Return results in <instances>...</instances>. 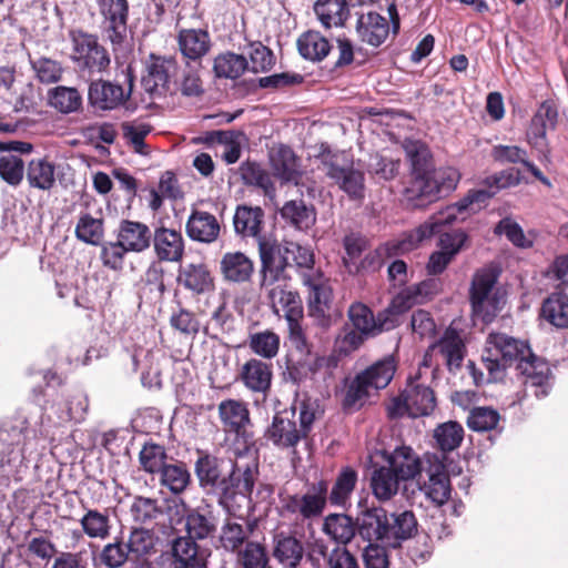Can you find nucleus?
<instances>
[{
    "mask_svg": "<svg viewBox=\"0 0 568 568\" xmlns=\"http://www.w3.org/2000/svg\"><path fill=\"white\" fill-rule=\"evenodd\" d=\"M230 462L231 468L223 474V459L199 448L194 474L205 495L213 496L229 516H239L244 507L251 506L252 493L260 474L258 460L253 454L237 452L235 459Z\"/></svg>",
    "mask_w": 568,
    "mask_h": 568,
    "instance_id": "f257e3e1",
    "label": "nucleus"
},
{
    "mask_svg": "<svg viewBox=\"0 0 568 568\" xmlns=\"http://www.w3.org/2000/svg\"><path fill=\"white\" fill-rule=\"evenodd\" d=\"M488 381L499 382L506 376V369L515 366L517 375L523 378L525 389H531L534 396H548L552 387V372L549 364L535 355L527 341L513 337L506 333L491 332L486 338L481 356Z\"/></svg>",
    "mask_w": 568,
    "mask_h": 568,
    "instance_id": "f03ea898",
    "label": "nucleus"
},
{
    "mask_svg": "<svg viewBox=\"0 0 568 568\" xmlns=\"http://www.w3.org/2000/svg\"><path fill=\"white\" fill-rule=\"evenodd\" d=\"M417 531V520L413 511L388 514L382 507L366 508L357 516V532L368 542H379L390 548L412 538Z\"/></svg>",
    "mask_w": 568,
    "mask_h": 568,
    "instance_id": "7ed1b4c3",
    "label": "nucleus"
},
{
    "mask_svg": "<svg viewBox=\"0 0 568 568\" xmlns=\"http://www.w3.org/2000/svg\"><path fill=\"white\" fill-rule=\"evenodd\" d=\"M495 192L487 190H474L469 191L468 194L460 201L446 206L444 210L433 214L423 224L417 226L415 230L405 234V236L392 243V250L396 253H406L419 245L424 240L430 239L435 233L440 232L443 225H449L457 220H464L466 211H474V204L485 203L488 199L494 195Z\"/></svg>",
    "mask_w": 568,
    "mask_h": 568,
    "instance_id": "20e7f679",
    "label": "nucleus"
},
{
    "mask_svg": "<svg viewBox=\"0 0 568 568\" xmlns=\"http://www.w3.org/2000/svg\"><path fill=\"white\" fill-rule=\"evenodd\" d=\"M397 362L394 355H386L358 373L346 388L342 405L354 410L363 406L372 390L384 389L394 378Z\"/></svg>",
    "mask_w": 568,
    "mask_h": 568,
    "instance_id": "39448f33",
    "label": "nucleus"
},
{
    "mask_svg": "<svg viewBox=\"0 0 568 568\" xmlns=\"http://www.w3.org/2000/svg\"><path fill=\"white\" fill-rule=\"evenodd\" d=\"M69 36L72 44L71 60L82 78L100 77L109 70V51L100 43L97 34L78 29L70 31Z\"/></svg>",
    "mask_w": 568,
    "mask_h": 568,
    "instance_id": "423d86ee",
    "label": "nucleus"
},
{
    "mask_svg": "<svg viewBox=\"0 0 568 568\" xmlns=\"http://www.w3.org/2000/svg\"><path fill=\"white\" fill-rule=\"evenodd\" d=\"M273 312L280 315L284 313L290 336L297 349L308 352L307 339L301 325L304 308L300 294L287 288V282H278L268 287H261Z\"/></svg>",
    "mask_w": 568,
    "mask_h": 568,
    "instance_id": "0eeeda50",
    "label": "nucleus"
},
{
    "mask_svg": "<svg viewBox=\"0 0 568 568\" xmlns=\"http://www.w3.org/2000/svg\"><path fill=\"white\" fill-rule=\"evenodd\" d=\"M322 170L351 199L364 197V174L353 165L345 152H332L325 149L320 154Z\"/></svg>",
    "mask_w": 568,
    "mask_h": 568,
    "instance_id": "6e6552de",
    "label": "nucleus"
},
{
    "mask_svg": "<svg viewBox=\"0 0 568 568\" xmlns=\"http://www.w3.org/2000/svg\"><path fill=\"white\" fill-rule=\"evenodd\" d=\"M498 274L491 268H480L473 275L469 300L473 313L484 323H490L500 312L504 301L493 294V288L497 283Z\"/></svg>",
    "mask_w": 568,
    "mask_h": 568,
    "instance_id": "1a4fd4ad",
    "label": "nucleus"
},
{
    "mask_svg": "<svg viewBox=\"0 0 568 568\" xmlns=\"http://www.w3.org/2000/svg\"><path fill=\"white\" fill-rule=\"evenodd\" d=\"M101 17L100 31L113 51L123 48L128 40L129 0H95Z\"/></svg>",
    "mask_w": 568,
    "mask_h": 568,
    "instance_id": "9d476101",
    "label": "nucleus"
},
{
    "mask_svg": "<svg viewBox=\"0 0 568 568\" xmlns=\"http://www.w3.org/2000/svg\"><path fill=\"white\" fill-rule=\"evenodd\" d=\"M179 71L180 67L175 58L151 53L145 60L142 87L152 99L165 97L172 93L173 79Z\"/></svg>",
    "mask_w": 568,
    "mask_h": 568,
    "instance_id": "9b49d317",
    "label": "nucleus"
},
{
    "mask_svg": "<svg viewBox=\"0 0 568 568\" xmlns=\"http://www.w3.org/2000/svg\"><path fill=\"white\" fill-rule=\"evenodd\" d=\"M258 254L261 260V287H268L278 282H287L288 262L287 245L275 240L258 237Z\"/></svg>",
    "mask_w": 568,
    "mask_h": 568,
    "instance_id": "f8f14e48",
    "label": "nucleus"
},
{
    "mask_svg": "<svg viewBox=\"0 0 568 568\" xmlns=\"http://www.w3.org/2000/svg\"><path fill=\"white\" fill-rule=\"evenodd\" d=\"M436 407V397L433 389L423 384H409L388 406L390 418L408 415L417 418L430 415Z\"/></svg>",
    "mask_w": 568,
    "mask_h": 568,
    "instance_id": "ddd939ff",
    "label": "nucleus"
},
{
    "mask_svg": "<svg viewBox=\"0 0 568 568\" xmlns=\"http://www.w3.org/2000/svg\"><path fill=\"white\" fill-rule=\"evenodd\" d=\"M160 568H206L207 559L196 540L176 536L169 540L166 550L158 557Z\"/></svg>",
    "mask_w": 568,
    "mask_h": 568,
    "instance_id": "4468645a",
    "label": "nucleus"
},
{
    "mask_svg": "<svg viewBox=\"0 0 568 568\" xmlns=\"http://www.w3.org/2000/svg\"><path fill=\"white\" fill-rule=\"evenodd\" d=\"M328 483L318 480L308 486L304 494L288 495L282 499L284 514L308 520L322 515L327 503Z\"/></svg>",
    "mask_w": 568,
    "mask_h": 568,
    "instance_id": "2eb2a0df",
    "label": "nucleus"
},
{
    "mask_svg": "<svg viewBox=\"0 0 568 568\" xmlns=\"http://www.w3.org/2000/svg\"><path fill=\"white\" fill-rule=\"evenodd\" d=\"M124 81L128 83L126 89L112 81L92 80L88 90L89 103L101 111H111L122 106L131 98L133 91L134 75L131 67H128L124 72Z\"/></svg>",
    "mask_w": 568,
    "mask_h": 568,
    "instance_id": "dca6fc26",
    "label": "nucleus"
},
{
    "mask_svg": "<svg viewBox=\"0 0 568 568\" xmlns=\"http://www.w3.org/2000/svg\"><path fill=\"white\" fill-rule=\"evenodd\" d=\"M347 316L355 329L368 336L390 331L398 325V315L390 311V305L375 317L367 305L356 302L349 306Z\"/></svg>",
    "mask_w": 568,
    "mask_h": 568,
    "instance_id": "f3484780",
    "label": "nucleus"
},
{
    "mask_svg": "<svg viewBox=\"0 0 568 568\" xmlns=\"http://www.w3.org/2000/svg\"><path fill=\"white\" fill-rule=\"evenodd\" d=\"M303 285L308 290V315L314 317L320 325L328 326L331 323L329 311L333 303V290L329 281L321 274L306 275Z\"/></svg>",
    "mask_w": 568,
    "mask_h": 568,
    "instance_id": "a211bd4d",
    "label": "nucleus"
},
{
    "mask_svg": "<svg viewBox=\"0 0 568 568\" xmlns=\"http://www.w3.org/2000/svg\"><path fill=\"white\" fill-rule=\"evenodd\" d=\"M265 437L281 449L295 448L301 440L305 439L297 426L295 409L277 412L265 432Z\"/></svg>",
    "mask_w": 568,
    "mask_h": 568,
    "instance_id": "6ab92c4d",
    "label": "nucleus"
},
{
    "mask_svg": "<svg viewBox=\"0 0 568 568\" xmlns=\"http://www.w3.org/2000/svg\"><path fill=\"white\" fill-rule=\"evenodd\" d=\"M273 379V365L261 358L247 359L237 371L236 381L252 393L262 394L264 397L270 393Z\"/></svg>",
    "mask_w": 568,
    "mask_h": 568,
    "instance_id": "aec40b11",
    "label": "nucleus"
},
{
    "mask_svg": "<svg viewBox=\"0 0 568 568\" xmlns=\"http://www.w3.org/2000/svg\"><path fill=\"white\" fill-rule=\"evenodd\" d=\"M427 462L428 480L420 486V490L435 506H443L448 501L452 493L450 480L445 474V463L439 460L438 455L428 457Z\"/></svg>",
    "mask_w": 568,
    "mask_h": 568,
    "instance_id": "412c9836",
    "label": "nucleus"
},
{
    "mask_svg": "<svg viewBox=\"0 0 568 568\" xmlns=\"http://www.w3.org/2000/svg\"><path fill=\"white\" fill-rule=\"evenodd\" d=\"M184 526L187 537L194 540H204L214 536L217 530L219 519L211 504H203L186 510Z\"/></svg>",
    "mask_w": 568,
    "mask_h": 568,
    "instance_id": "4be33fe9",
    "label": "nucleus"
},
{
    "mask_svg": "<svg viewBox=\"0 0 568 568\" xmlns=\"http://www.w3.org/2000/svg\"><path fill=\"white\" fill-rule=\"evenodd\" d=\"M304 554L303 541L295 535L278 531L273 536L272 556L284 568H297Z\"/></svg>",
    "mask_w": 568,
    "mask_h": 568,
    "instance_id": "5701e85b",
    "label": "nucleus"
},
{
    "mask_svg": "<svg viewBox=\"0 0 568 568\" xmlns=\"http://www.w3.org/2000/svg\"><path fill=\"white\" fill-rule=\"evenodd\" d=\"M154 252L160 261L179 262L184 255L181 231L165 226L155 227L152 234Z\"/></svg>",
    "mask_w": 568,
    "mask_h": 568,
    "instance_id": "b1692460",
    "label": "nucleus"
},
{
    "mask_svg": "<svg viewBox=\"0 0 568 568\" xmlns=\"http://www.w3.org/2000/svg\"><path fill=\"white\" fill-rule=\"evenodd\" d=\"M389 468L403 480L414 479L423 470L419 456L409 446H398L393 452H384Z\"/></svg>",
    "mask_w": 568,
    "mask_h": 568,
    "instance_id": "393cba45",
    "label": "nucleus"
},
{
    "mask_svg": "<svg viewBox=\"0 0 568 568\" xmlns=\"http://www.w3.org/2000/svg\"><path fill=\"white\" fill-rule=\"evenodd\" d=\"M270 162L274 174L285 183L297 185L302 179L298 158L287 145H280L270 153Z\"/></svg>",
    "mask_w": 568,
    "mask_h": 568,
    "instance_id": "a878e982",
    "label": "nucleus"
},
{
    "mask_svg": "<svg viewBox=\"0 0 568 568\" xmlns=\"http://www.w3.org/2000/svg\"><path fill=\"white\" fill-rule=\"evenodd\" d=\"M437 291L435 280H425L402 290L392 301L390 311L402 315L416 304L429 300Z\"/></svg>",
    "mask_w": 568,
    "mask_h": 568,
    "instance_id": "bb28decb",
    "label": "nucleus"
},
{
    "mask_svg": "<svg viewBox=\"0 0 568 568\" xmlns=\"http://www.w3.org/2000/svg\"><path fill=\"white\" fill-rule=\"evenodd\" d=\"M178 284L194 295L205 294L214 288V280L204 263H190L179 270Z\"/></svg>",
    "mask_w": 568,
    "mask_h": 568,
    "instance_id": "cd10ccee",
    "label": "nucleus"
},
{
    "mask_svg": "<svg viewBox=\"0 0 568 568\" xmlns=\"http://www.w3.org/2000/svg\"><path fill=\"white\" fill-rule=\"evenodd\" d=\"M430 352H438L450 372L460 368L465 356V344L457 329L448 327L442 337L432 344Z\"/></svg>",
    "mask_w": 568,
    "mask_h": 568,
    "instance_id": "c85d7f7f",
    "label": "nucleus"
},
{
    "mask_svg": "<svg viewBox=\"0 0 568 568\" xmlns=\"http://www.w3.org/2000/svg\"><path fill=\"white\" fill-rule=\"evenodd\" d=\"M116 239L130 252L140 253L150 246L152 233L146 224L124 219L119 222Z\"/></svg>",
    "mask_w": 568,
    "mask_h": 568,
    "instance_id": "c756f323",
    "label": "nucleus"
},
{
    "mask_svg": "<svg viewBox=\"0 0 568 568\" xmlns=\"http://www.w3.org/2000/svg\"><path fill=\"white\" fill-rule=\"evenodd\" d=\"M217 219L205 211L193 210L186 222L187 236L196 242L212 243L220 235Z\"/></svg>",
    "mask_w": 568,
    "mask_h": 568,
    "instance_id": "7c9ffc66",
    "label": "nucleus"
},
{
    "mask_svg": "<svg viewBox=\"0 0 568 568\" xmlns=\"http://www.w3.org/2000/svg\"><path fill=\"white\" fill-rule=\"evenodd\" d=\"M156 540L155 532L144 527H130L128 535L123 534V541L132 561H141L154 555Z\"/></svg>",
    "mask_w": 568,
    "mask_h": 568,
    "instance_id": "2f4dec72",
    "label": "nucleus"
},
{
    "mask_svg": "<svg viewBox=\"0 0 568 568\" xmlns=\"http://www.w3.org/2000/svg\"><path fill=\"white\" fill-rule=\"evenodd\" d=\"M389 29L386 18L373 11L361 14L356 23L361 40L373 47H379L386 40Z\"/></svg>",
    "mask_w": 568,
    "mask_h": 568,
    "instance_id": "473e14b6",
    "label": "nucleus"
},
{
    "mask_svg": "<svg viewBox=\"0 0 568 568\" xmlns=\"http://www.w3.org/2000/svg\"><path fill=\"white\" fill-rule=\"evenodd\" d=\"M322 531L336 542V546L346 547L357 532V519L346 514H328L322 526Z\"/></svg>",
    "mask_w": 568,
    "mask_h": 568,
    "instance_id": "72a5a7b5",
    "label": "nucleus"
},
{
    "mask_svg": "<svg viewBox=\"0 0 568 568\" xmlns=\"http://www.w3.org/2000/svg\"><path fill=\"white\" fill-rule=\"evenodd\" d=\"M79 524L90 539L106 540L111 536L112 523L109 509L85 508Z\"/></svg>",
    "mask_w": 568,
    "mask_h": 568,
    "instance_id": "f704fd0d",
    "label": "nucleus"
},
{
    "mask_svg": "<svg viewBox=\"0 0 568 568\" xmlns=\"http://www.w3.org/2000/svg\"><path fill=\"white\" fill-rule=\"evenodd\" d=\"M539 316L556 328H568V295L556 291L541 303Z\"/></svg>",
    "mask_w": 568,
    "mask_h": 568,
    "instance_id": "c9c22d12",
    "label": "nucleus"
},
{
    "mask_svg": "<svg viewBox=\"0 0 568 568\" xmlns=\"http://www.w3.org/2000/svg\"><path fill=\"white\" fill-rule=\"evenodd\" d=\"M178 43L183 57L189 60H200L211 48L207 31L202 29H184L179 32Z\"/></svg>",
    "mask_w": 568,
    "mask_h": 568,
    "instance_id": "e433bc0d",
    "label": "nucleus"
},
{
    "mask_svg": "<svg viewBox=\"0 0 568 568\" xmlns=\"http://www.w3.org/2000/svg\"><path fill=\"white\" fill-rule=\"evenodd\" d=\"M351 6H356L355 1L317 0L314 4V11L325 28L339 27L348 19Z\"/></svg>",
    "mask_w": 568,
    "mask_h": 568,
    "instance_id": "4c0bfd02",
    "label": "nucleus"
},
{
    "mask_svg": "<svg viewBox=\"0 0 568 568\" xmlns=\"http://www.w3.org/2000/svg\"><path fill=\"white\" fill-rule=\"evenodd\" d=\"M220 268L226 281L243 283L251 278L254 264L242 252H229L223 255L220 262Z\"/></svg>",
    "mask_w": 568,
    "mask_h": 568,
    "instance_id": "58836bf2",
    "label": "nucleus"
},
{
    "mask_svg": "<svg viewBox=\"0 0 568 568\" xmlns=\"http://www.w3.org/2000/svg\"><path fill=\"white\" fill-rule=\"evenodd\" d=\"M264 216V211L260 206H237L233 216L235 233L242 237H261Z\"/></svg>",
    "mask_w": 568,
    "mask_h": 568,
    "instance_id": "ea45409f",
    "label": "nucleus"
},
{
    "mask_svg": "<svg viewBox=\"0 0 568 568\" xmlns=\"http://www.w3.org/2000/svg\"><path fill=\"white\" fill-rule=\"evenodd\" d=\"M219 415L226 432L240 434L250 424L246 405L236 399H226L219 405Z\"/></svg>",
    "mask_w": 568,
    "mask_h": 568,
    "instance_id": "a19ab883",
    "label": "nucleus"
},
{
    "mask_svg": "<svg viewBox=\"0 0 568 568\" xmlns=\"http://www.w3.org/2000/svg\"><path fill=\"white\" fill-rule=\"evenodd\" d=\"M159 476L160 485L175 496L185 493L192 484L191 473L183 462L168 463Z\"/></svg>",
    "mask_w": 568,
    "mask_h": 568,
    "instance_id": "79ce46f5",
    "label": "nucleus"
},
{
    "mask_svg": "<svg viewBox=\"0 0 568 568\" xmlns=\"http://www.w3.org/2000/svg\"><path fill=\"white\" fill-rule=\"evenodd\" d=\"M282 219L297 230H308L316 222V211L302 200H291L284 203L281 211Z\"/></svg>",
    "mask_w": 568,
    "mask_h": 568,
    "instance_id": "37998d69",
    "label": "nucleus"
},
{
    "mask_svg": "<svg viewBox=\"0 0 568 568\" xmlns=\"http://www.w3.org/2000/svg\"><path fill=\"white\" fill-rule=\"evenodd\" d=\"M254 530V524L242 525L232 518H226L221 527L220 544L226 551H237L246 542Z\"/></svg>",
    "mask_w": 568,
    "mask_h": 568,
    "instance_id": "c03bdc74",
    "label": "nucleus"
},
{
    "mask_svg": "<svg viewBox=\"0 0 568 568\" xmlns=\"http://www.w3.org/2000/svg\"><path fill=\"white\" fill-rule=\"evenodd\" d=\"M104 219L95 217L89 212H81L75 224L74 236L78 241L99 246L104 239Z\"/></svg>",
    "mask_w": 568,
    "mask_h": 568,
    "instance_id": "a18cd8bd",
    "label": "nucleus"
},
{
    "mask_svg": "<svg viewBox=\"0 0 568 568\" xmlns=\"http://www.w3.org/2000/svg\"><path fill=\"white\" fill-rule=\"evenodd\" d=\"M94 560L95 565L104 568H123L129 561H132L123 541V532L121 531L104 544Z\"/></svg>",
    "mask_w": 568,
    "mask_h": 568,
    "instance_id": "49530a36",
    "label": "nucleus"
},
{
    "mask_svg": "<svg viewBox=\"0 0 568 568\" xmlns=\"http://www.w3.org/2000/svg\"><path fill=\"white\" fill-rule=\"evenodd\" d=\"M239 173L245 185L261 189L268 197L275 195L276 190L272 176L260 163L250 160L242 162Z\"/></svg>",
    "mask_w": 568,
    "mask_h": 568,
    "instance_id": "de8ad7c7",
    "label": "nucleus"
},
{
    "mask_svg": "<svg viewBox=\"0 0 568 568\" xmlns=\"http://www.w3.org/2000/svg\"><path fill=\"white\" fill-rule=\"evenodd\" d=\"M300 54L312 62L322 61L333 49L329 41L317 31H307L297 39Z\"/></svg>",
    "mask_w": 568,
    "mask_h": 568,
    "instance_id": "09e8293b",
    "label": "nucleus"
},
{
    "mask_svg": "<svg viewBox=\"0 0 568 568\" xmlns=\"http://www.w3.org/2000/svg\"><path fill=\"white\" fill-rule=\"evenodd\" d=\"M26 174L29 185L33 189L49 191L55 184V166L44 158L31 160Z\"/></svg>",
    "mask_w": 568,
    "mask_h": 568,
    "instance_id": "8fccbe9b",
    "label": "nucleus"
},
{
    "mask_svg": "<svg viewBox=\"0 0 568 568\" xmlns=\"http://www.w3.org/2000/svg\"><path fill=\"white\" fill-rule=\"evenodd\" d=\"M405 152L412 168V176L430 178L434 163L429 149L419 141H409L405 144Z\"/></svg>",
    "mask_w": 568,
    "mask_h": 568,
    "instance_id": "3c124183",
    "label": "nucleus"
},
{
    "mask_svg": "<svg viewBox=\"0 0 568 568\" xmlns=\"http://www.w3.org/2000/svg\"><path fill=\"white\" fill-rule=\"evenodd\" d=\"M403 481L389 467L376 468L371 477V487L374 496L379 500H389L399 489Z\"/></svg>",
    "mask_w": 568,
    "mask_h": 568,
    "instance_id": "603ef678",
    "label": "nucleus"
},
{
    "mask_svg": "<svg viewBox=\"0 0 568 568\" xmlns=\"http://www.w3.org/2000/svg\"><path fill=\"white\" fill-rule=\"evenodd\" d=\"M248 69V62L243 54L234 52L221 53L214 59L213 70L217 78L235 80Z\"/></svg>",
    "mask_w": 568,
    "mask_h": 568,
    "instance_id": "864d4df0",
    "label": "nucleus"
},
{
    "mask_svg": "<svg viewBox=\"0 0 568 568\" xmlns=\"http://www.w3.org/2000/svg\"><path fill=\"white\" fill-rule=\"evenodd\" d=\"M435 187L436 185L430 181V178L412 176L404 191L405 200L413 207H423L437 199Z\"/></svg>",
    "mask_w": 568,
    "mask_h": 568,
    "instance_id": "5fc2aeb1",
    "label": "nucleus"
},
{
    "mask_svg": "<svg viewBox=\"0 0 568 568\" xmlns=\"http://www.w3.org/2000/svg\"><path fill=\"white\" fill-rule=\"evenodd\" d=\"M49 104L61 113L69 114L80 110L82 97L75 88L58 85L48 91Z\"/></svg>",
    "mask_w": 568,
    "mask_h": 568,
    "instance_id": "6e6d98bb",
    "label": "nucleus"
},
{
    "mask_svg": "<svg viewBox=\"0 0 568 568\" xmlns=\"http://www.w3.org/2000/svg\"><path fill=\"white\" fill-rule=\"evenodd\" d=\"M130 515L142 527L154 524L163 515V509L155 498L135 496L130 506Z\"/></svg>",
    "mask_w": 568,
    "mask_h": 568,
    "instance_id": "4d7b16f0",
    "label": "nucleus"
},
{
    "mask_svg": "<svg viewBox=\"0 0 568 568\" xmlns=\"http://www.w3.org/2000/svg\"><path fill=\"white\" fill-rule=\"evenodd\" d=\"M436 447L442 455L457 449L464 439V428L457 422H446L434 429Z\"/></svg>",
    "mask_w": 568,
    "mask_h": 568,
    "instance_id": "13d9d810",
    "label": "nucleus"
},
{
    "mask_svg": "<svg viewBox=\"0 0 568 568\" xmlns=\"http://www.w3.org/2000/svg\"><path fill=\"white\" fill-rule=\"evenodd\" d=\"M280 336L273 331L265 329L248 335L250 349L261 359H272L280 352Z\"/></svg>",
    "mask_w": 568,
    "mask_h": 568,
    "instance_id": "bf43d9fd",
    "label": "nucleus"
},
{
    "mask_svg": "<svg viewBox=\"0 0 568 568\" xmlns=\"http://www.w3.org/2000/svg\"><path fill=\"white\" fill-rule=\"evenodd\" d=\"M139 462L145 473L159 475L169 463V456L164 446L155 443H145L140 450Z\"/></svg>",
    "mask_w": 568,
    "mask_h": 568,
    "instance_id": "052dcab7",
    "label": "nucleus"
},
{
    "mask_svg": "<svg viewBox=\"0 0 568 568\" xmlns=\"http://www.w3.org/2000/svg\"><path fill=\"white\" fill-rule=\"evenodd\" d=\"M288 262L292 263L301 275L302 283L306 275L321 274L320 270L314 268V253L311 248L302 246L295 242H286Z\"/></svg>",
    "mask_w": 568,
    "mask_h": 568,
    "instance_id": "680f3d73",
    "label": "nucleus"
},
{
    "mask_svg": "<svg viewBox=\"0 0 568 568\" xmlns=\"http://www.w3.org/2000/svg\"><path fill=\"white\" fill-rule=\"evenodd\" d=\"M357 483V473L352 467H344L339 471L331 490L329 499L332 505H344L349 498Z\"/></svg>",
    "mask_w": 568,
    "mask_h": 568,
    "instance_id": "e2e57ef3",
    "label": "nucleus"
},
{
    "mask_svg": "<svg viewBox=\"0 0 568 568\" xmlns=\"http://www.w3.org/2000/svg\"><path fill=\"white\" fill-rule=\"evenodd\" d=\"M29 62L39 82L51 84L62 79L63 67L61 62L48 57L33 59L31 55H29Z\"/></svg>",
    "mask_w": 568,
    "mask_h": 568,
    "instance_id": "0e129e2a",
    "label": "nucleus"
},
{
    "mask_svg": "<svg viewBox=\"0 0 568 568\" xmlns=\"http://www.w3.org/2000/svg\"><path fill=\"white\" fill-rule=\"evenodd\" d=\"M121 131L123 139L133 148L134 152L139 154L148 153L144 139L152 131L150 124L139 121H125L121 123Z\"/></svg>",
    "mask_w": 568,
    "mask_h": 568,
    "instance_id": "69168bd1",
    "label": "nucleus"
},
{
    "mask_svg": "<svg viewBox=\"0 0 568 568\" xmlns=\"http://www.w3.org/2000/svg\"><path fill=\"white\" fill-rule=\"evenodd\" d=\"M237 564L241 568H266L268 556L263 544L247 541L237 550Z\"/></svg>",
    "mask_w": 568,
    "mask_h": 568,
    "instance_id": "338daca9",
    "label": "nucleus"
},
{
    "mask_svg": "<svg viewBox=\"0 0 568 568\" xmlns=\"http://www.w3.org/2000/svg\"><path fill=\"white\" fill-rule=\"evenodd\" d=\"M26 172L24 161L16 154H1L0 178L8 185L17 187L23 181Z\"/></svg>",
    "mask_w": 568,
    "mask_h": 568,
    "instance_id": "774afa93",
    "label": "nucleus"
}]
</instances>
